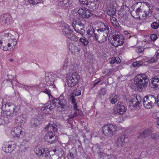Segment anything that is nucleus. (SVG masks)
<instances>
[{
	"mask_svg": "<svg viewBox=\"0 0 159 159\" xmlns=\"http://www.w3.org/2000/svg\"><path fill=\"white\" fill-rule=\"evenodd\" d=\"M126 110V108L125 106V104L123 102H119L115 105L113 109V112L115 114L122 115Z\"/></svg>",
	"mask_w": 159,
	"mask_h": 159,
	"instance_id": "1a4fd4ad",
	"label": "nucleus"
},
{
	"mask_svg": "<svg viewBox=\"0 0 159 159\" xmlns=\"http://www.w3.org/2000/svg\"><path fill=\"white\" fill-rule=\"evenodd\" d=\"M151 134V130L147 129L143 131L138 132L136 136L137 137L139 138H145L149 136Z\"/></svg>",
	"mask_w": 159,
	"mask_h": 159,
	"instance_id": "dca6fc26",
	"label": "nucleus"
},
{
	"mask_svg": "<svg viewBox=\"0 0 159 159\" xmlns=\"http://www.w3.org/2000/svg\"><path fill=\"white\" fill-rule=\"evenodd\" d=\"M110 20L113 25L114 24L115 21L117 20V19L114 17L113 16H111Z\"/></svg>",
	"mask_w": 159,
	"mask_h": 159,
	"instance_id": "3c124183",
	"label": "nucleus"
},
{
	"mask_svg": "<svg viewBox=\"0 0 159 159\" xmlns=\"http://www.w3.org/2000/svg\"><path fill=\"white\" fill-rule=\"evenodd\" d=\"M21 129V127H15L11 130V133L14 137L17 138L21 137L24 134V132Z\"/></svg>",
	"mask_w": 159,
	"mask_h": 159,
	"instance_id": "ddd939ff",
	"label": "nucleus"
},
{
	"mask_svg": "<svg viewBox=\"0 0 159 159\" xmlns=\"http://www.w3.org/2000/svg\"><path fill=\"white\" fill-rule=\"evenodd\" d=\"M29 2L32 4H37L39 2L42 0H28Z\"/></svg>",
	"mask_w": 159,
	"mask_h": 159,
	"instance_id": "49530a36",
	"label": "nucleus"
},
{
	"mask_svg": "<svg viewBox=\"0 0 159 159\" xmlns=\"http://www.w3.org/2000/svg\"><path fill=\"white\" fill-rule=\"evenodd\" d=\"M92 150L94 152H97L98 154L102 156H103V153L102 152V148L101 147V145L100 144L97 143L94 145H93L92 148Z\"/></svg>",
	"mask_w": 159,
	"mask_h": 159,
	"instance_id": "a211bd4d",
	"label": "nucleus"
},
{
	"mask_svg": "<svg viewBox=\"0 0 159 159\" xmlns=\"http://www.w3.org/2000/svg\"><path fill=\"white\" fill-rule=\"evenodd\" d=\"M157 60L155 58H154L153 57L152 59L149 61V62L152 63L153 62H155Z\"/></svg>",
	"mask_w": 159,
	"mask_h": 159,
	"instance_id": "5fc2aeb1",
	"label": "nucleus"
},
{
	"mask_svg": "<svg viewBox=\"0 0 159 159\" xmlns=\"http://www.w3.org/2000/svg\"><path fill=\"white\" fill-rule=\"evenodd\" d=\"M1 19L2 21H1V24L3 25H5L7 23V20L4 16H1Z\"/></svg>",
	"mask_w": 159,
	"mask_h": 159,
	"instance_id": "37998d69",
	"label": "nucleus"
},
{
	"mask_svg": "<svg viewBox=\"0 0 159 159\" xmlns=\"http://www.w3.org/2000/svg\"><path fill=\"white\" fill-rule=\"evenodd\" d=\"M70 99L72 103H74L75 102V99L73 95L72 94V95H71L70 98Z\"/></svg>",
	"mask_w": 159,
	"mask_h": 159,
	"instance_id": "864d4df0",
	"label": "nucleus"
},
{
	"mask_svg": "<svg viewBox=\"0 0 159 159\" xmlns=\"http://www.w3.org/2000/svg\"><path fill=\"white\" fill-rule=\"evenodd\" d=\"M60 29L62 30L63 34L68 38L71 40H74L75 36L69 25L63 22L60 26Z\"/></svg>",
	"mask_w": 159,
	"mask_h": 159,
	"instance_id": "39448f33",
	"label": "nucleus"
},
{
	"mask_svg": "<svg viewBox=\"0 0 159 159\" xmlns=\"http://www.w3.org/2000/svg\"><path fill=\"white\" fill-rule=\"evenodd\" d=\"M90 0H79V2L80 4L84 5V6H86Z\"/></svg>",
	"mask_w": 159,
	"mask_h": 159,
	"instance_id": "c03bdc74",
	"label": "nucleus"
},
{
	"mask_svg": "<svg viewBox=\"0 0 159 159\" xmlns=\"http://www.w3.org/2000/svg\"><path fill=\"white\" fill-rule=\"evenodd\" d=\"M121 39H120V38L119 39H118V40H117V41L116 42H114V43H112L111 45L112 46H116V44H117L119 43V42L120 41Z\"/></svg>",
	"mask_w": 159,
	"mask_h": 159,
	"instance_id": "e2e57ef3",
	"label": "nucleus"
},
{
	"mask_svg": "<svg viewBox=\"0 0 159 159\" xmlns=\"http://www.w3.org/2000/svg\"><path fill=\"white\" fill-rule=\"evenodd\" d=\"M2 112L0 118V125H4L9 122V120L17 115L20 107L13 103L7 102L2 107Z\"/></svg>",
	"mask_w": 159,
	"mask_h": 159,
	"instance_id": "f03ea898",
	"label": "nucleus"
},
{
	"mask_svg": "<svg viewBox=\"0 0 159 159\" xmlns=\"http://www.w3.org/2000/svg\"><path fill=\"white\" fill-rule=\"evenodd\" d=\"M16 39H12L9 43H7V46L8 47H10L12 46V48H14L16 44Z\"/></svg>",
	"mask_w": 159,
	"mask_h": 159,
	"instance_id": "c756f323",
	"label": "nucleus"
},
{
	"mask_svg": "<svg viewBox=\"0 0 159 159\" xmlns=\"http://www.w3.org/2000/svg\"><path fill=\"white\" fill-rule=\"evenodd\" d=\"M150 38L152 40L155 41L157 39V36L155 34H152L150 36Z\"/></svg>",
	"mask_w": 159,
	"mask_h": 159,
	"instance_id": "09e8293b",
	"label": "nucleus"
},
{
	"mask_svg": "<svg viewBox=\"0 0 159 159\" xmlns=\"http://www.w3.org/2000/svg\"><path fill=\"white\" fill-rule=\"evenodd\" d=\"M14 145L11 144L4 145L2 147V150L7 153H10L15 149Z\"/></svg>",
	"mask_w": 159,
	"mask_h": 159,
	"instance_id": "aec40b11",
	"label": "nucleus"
},
{
	"mask_svg": "<svg viewBox=\"0 0 159 159\" xmlns=\"http://www.w3.org/2000/svg\"><path fill=\"white\" fill-rule=\"evenodd\" d=\"M148 79V76L144 74L138 75L135 77L134 81L135 84L139 88L138 90L141 92L143 88L147 86Z\"/></svg>",
	"mask_w": 159,
	"mask_h": 159,
	"instance_id": "20e7f679",
	"label": "nucleus"
},
{
	"mask_svg": "<svg viewBox=\"0 0 159 159\" xmlns=\"http://www.w3.org/2000/svg\"><path fill=\"white\" fill-rule=\"evenodd\" d=\"M78 13L80 16L82 18H88L91 16V13L89 10L85 7L80 9Z\"/></svg>",
	"mask_w": 159,
	"mask_h": 159,
	"instance_id": "f8f14e48",
	"label": "nucleus"
},
{
	"mask_svg": "<svg viewBox=\"0 0 159 159\" xmlns=\"http://www.w3.org/2000/svg\"><path fill=\"white\" fill-rule=\"evenodd\" d=\"M49 106V103H47L44 105L43 107H41V111L45 113H47V110L48 109V106Z\"/></svg>",
	"mask_w": 159,
	"mask_h": 159,
	"instance_id": "f704fd0d",
	"label": "nucleus"
},
{
	"mask_svg": "<svg viewBox=\"0 0 159 159\" xmlns=\"http://www.w3.org/2000/svg\"><path fill=\"white\" fill-rule=\"evenodd\" d=\"M157 101L156 97L153 95H148L145 96L143 99V105L147 109L152 107L153 104Z\"/></svg>",
	"mask_w": 159,
	"mask_h": 159,
	"instance_id": "6e6552de",
	"label": "nucleus"
},
{
	"mask_svg": "<svg viewBox=\"0 0 159 159\" xmlns=\"http://www.w3.org/2000/svg\"><path fill=\"white\" fill-rule=\"evenodd\" d=\"M72 3L71 0H61L60 4L63 8H66L70 7Z\"/></svg>",
	"mask_w": 159,
	"mask_h": 159,
	"instance_id": "393cba45",
	"label": "nucleus"
},
{
	"mask_svg": "<svg viewBox=\"0 0 159 159\" xmlns=\"http://www.w3.org/2000/svg\"><path fill=\"white\" fill-rule=\"evenodd\" d=\"M144 48H142L141 47H139L136 49V52L140 53L144 50Z\"/></svg>",
	"mask_w": 159,
	"mask_h": 159,
	"instance_id": "8fccbe9b",
	"label": "nucleus"
},
{
	"mask_svg": "<svg viewBox=\"0 0 159 159\" xmlns=\"http://www.w3.org/2000/svg\"><path fill=\"white\" fill-rule=\"evenodd\" d=\"M143 64V61H138L134 62L132 64L134 67H137L141 66Z\"/></svg>",
	"mask_w": 159,
	"mask_h": 159,
	"instance_id": "4c0bfd02",
	"label": "nucleus"
},
{
	"mask_svg": "<svg viewBox=\"0 0 159 159\" xmlns=\"http://www.w3.org/2000/svg\"><path fill=\"white\" fill-rule=\"evenodd\" d=\"M81 94V91L80 90H77L75 93V95L76 96H79Z\"/></svg>",
	"mask_w": 159,
	"mask_h": 159,
	"instance_id": "13d9d810",
	"label": "nucleus"
},
{
	"mask_svg": "<svg viewBox=\"0 0 159 159\" xmlns=\"http://www.w3.org/2000/svg\"><path fill=\"white\" fill-rule=\"evenodd\" d=\"M116 59L115 57H112L110 61V63L111 64H113L116 62Z\"/></svg>",
	"mask_w": 159,
	"mask_h": 159,
	"instance_id": "6e6d98bb",
	"label": "nucleus"
},
{
	"mask_svg": "<svg viewBox=\"0 0 159 159\" xmlns=\"http://www.w3.org/2000/svg\"><path fill=\"white\" fill-rule=\"evenodd\" d=\"M104 28L105 29V33L108 34L109 29L108 26L105 24H104Z\"/></svg>",
	"mask_w": 159,
	"mask_h": 159,
	"instance_id": "de8ad7c7",
	"label": "nucleus"
},
{
	"mask_svg": "<svg viewBox=\"0 0 159 159\" xmlns=\"http://www.w3.org/2000/svg\"><path fill=\"white\" fill-rule=\"evenodd\" d=\"M99 3V0H90L86 6V7L93 11L98 9Z\"/></svg>",
	"mask_w": 159,
	"mask_h": 159,
	"instance_id": "4468645a",
	"label": "nucleus"
},
{
	"mask_svg": "<svg viewBox=\"0 0 159 159\" xmlns=\"http://www.w3.org/2000/svg\"><path fill=\"white\" fill-rule=\"evenodd\" d=\"M48 152L49 151L47 148L41 149L38 148L35 151L36 154L39 157H40L41 156H43L44 154H45V156H46V154H49Z\"/></svg>",
	"mask_w": 159,
	"mask_h": 159,
	"instance_id": "f3484780",
	"label": "nucleus"
},
{
	"mask_svg": "<svg viewBox=\"0 0 159 159\" xmlns=\"http://www.w3.org/2000/svg\"><path fill=\"white\" fill-rule=\"evenodd\" d=\"M63 68L66 70L67 84L69 86L72 87L77 84L80 79V76L77 72L78 65L75 63L69 62L68 59H66L63 64Z\"/></svg>",
	"mask_w": 159,
	"mask_h": 159,
	"instance_id": "f257e3e1",
	"label": "nucleus"
},
{
	"mask_svg": "<svg viewBox=\"0 0 159 159\" xmlns=\"http://www.w3.org/2000/svg\"><path fill=\"white\" fill-rule=\"evenodd\" d=\"M72 104H73V107L74 110L77 109V103L76 102H75L74 103H72Z\"/></svg>",
	"mask_w": 159,
	"mask_h": 159,
	"instance_id": "0e129e2a",
	"label": "nucleus"
},
{
	"mask_svg": "<svg viewBox=\"0 0 159 159\" xmlns=\"http://www.w3.org/2000/svg\"><path fill=\"white\" fill-rule=\"evenodd\" d=\"M116 7L112 5L107 8V13L110 16H114L116 14Z\"/></svg>",
	"mask_w": 159,
	"mask_h": 159,
	"instance_id": "6ab92c4d",
	"label": "nucleus"
},
{
	"mask_svg": "<svg viewBox=\"0 0 159 159\" xmlns=\"http://www.w3.org/2000/svg\"><path fill=\"white\" fill-rule=\"evenodd\" d=\"M90 29L87 30V34L90 35V37L93 36L95 34V30L93 28L90 27Z\"/></svg>",
	"mask_w": 159,
	"mask_h": 159,
	"instance_id": "c9c22d12",
	"label": "nucleus"
},
{
	"mask_svg": "<svg viewBox=\"0 0 159 159\" xmlns=\"http://www.w3.org/2000/svg\"><path fill=\"white\" fill-rule=\"evenodd\" d=\"M103 133L105 135L111 137L115 133L117 129V127L115 125L109 124L104 125L102 128Z\"/></svg>",
	"mask_w": 159,
	"mask_h": 159,
	"instance_id": "423d86ee",
	"label": "nucleus"
},
{
	"mask_svg": "<svg viewBox=\"0 0 159 159\" xmlns=\"http://www.w3.org/2000/svg\"><path fill=\"white\" fill-rule=\"evenodd\" d=\"M120 38V36L118 34H115L112 36L113 41H114V42L117 41V40H118V39H119Z\"/></svg>",
	"mask_w": 159,
	"mask_h": 159,
	"instance_id": "79ce46f5",
	"label": "nucleus"
},
{
	"mask_svg": "<svg viewBox=\"0 0 159 159\" xmlns=\"http://www.w3.org/2000/svg\"><path fill=\"white\" fill-rule=\"evenodd\" d=\"M57 139V137L56 136L52 131L48 132L44 137L45 140L50 143H55Z\"/></svg>",
	"mask_w": 159,
	"mask_h": 159,
	"instance_id": "9b49d317",
	"label": "nucleus"
},
{
	"mask_svg": "<svg viewBox=\"0 0 159 159\" xmlns=\"http://www.w3.org/2000/svg\"><path fill=\"white\" fill-rule=\"evenodd\" d=\"M46 84L48 86L53 85L54 84V81L52 78H50L49 76H46L45 78Z\"/></svg>",
	"mask_w": 159,
	"mask_h": 159,
	"instance_id": "cd10ccee",
	"label": "nucleus"
},
{
	"mask_svg": "<svg viewBox=\"0 0 159 159\" xmlns=\"http://www.w3.org/2000/svg\"><path fill=\"white\" fill-rule=\"evenodd\" d=\"M48 129V130L50 131H52L54 132H57V126L55 124H49L48 126H47L46 129Z\"/></svg>",
	"mask_w": 159,
	"mask_h": 159,
	"instance_id": "a878e982",
	"label": "nucleus"
},
{
	"mask_svg": "<svg viewBox=\"0 0 159 159\" xmlns=\"http://www.w3.org/2000/svg\"><path fill=\"white\" fill-rule=\"evenodd\" d=\"M141 7L140 6L139 7H138L136 11H134V12H135L136 14V18H139V16L140 15V13L143 11Z\"/></svg>",
	"mask_w": 159,
	"mask_h": 159,
	"instance_id": "473e14b6",
	"label": "nucleus"
},
{
	"mask_svg": "<svg viewBox=\"0 0 159 159\" xmlns=\"http://www.w3.org/2000/svg\"><path fill=\"white\" fill-rule=\"evenodd\" d=\"M151 83L156 89H159V75L155 76L151 80Z\"/></svg>",
	"mask_w": 159,
	"mask_h": 159,
	"instance_id": "4be33fe9",
	"label": "nucleus"
},
{
	"mask_svg": "<svg viewBox=\"0 0 159 159\" xmlns=\"http://www.w3.org/2000/svg\"><path fill=\"white\" fill-rule=\"evenodd\" d=\"M151 27L154 29H157L159 27V23L157 22H152L151 25Z\"/></svg>",
	"mask_w": 159,
	"mask_h": 159,
	"instance_id": "e433bc0d",
	"label": "nucleus"
},
{
	"mask_svg": "<svg viewBox=\"0 0 159 159\" xmlns=\"http://www.w3.org/2000/svg\"><path fill=\"white\" fill-rule=\"evenodd\" d=\"M111 102L112 104H115L118 101V99L117 98V97H115L113 98H112L110 99Z\"/></svg>",
	"mask_w": 159,
	"mask_h": 159,
	"instance_id": "a18cd8bd",
	"label": "nucleus"
},
{
	"mask_svg": "<svg viewBox=\"0 0 159 159\" xmlns=\"http://www.w3.org/2000/svg\"><path fill=\"white\" fill-rule=\"evenodd\" d=\"M43 92L48 94L49 96V98L50 99L52 98V96L50 92V91L49 89H45L43 91Z\"/></svg>",
	"mask_w": 159,
	"mask_h": 159,
	"instance_id": "ea45409f",
	"label": "nucleus"
},
{
	"mask_svg": "<svg viewBox=\"0 0 159 159\" xmlns=\"http://www.w3.org/2000/svg\"><path fill=\"white\" fill-rule=\"evenodd\" d=\"M21 87L23 88L24 89H25L27 91L29 90V87H28L27 86L23 85L22 84H21Z\"/></svg>",
	"mask_w": 159,
	"mask_h": 159,
	"instance_id": "680f3d73",
	"label": "nucleus"
},
{
	"mask_svg": "<svg viewBox=\"0 0 159 159\" xmlns=\"http://www.w3.org/2000/svg\"><path fill=\"white\" fill-rule=\"evenodd\" d=\"M59 157L57 155H54L53 156V158L52 159H58Z\"/></svg>",
	"mask_w": 159,
	"mask_h": 159,
	"instance_id": "774afa93",
	"label": "nucleus"
},
{
	"mask_svg": "<svg viewBox=\"0 0 159 159\" xmlns=\"http://www.w3.org/2000/svg\"><path fill=\"white\" fill-rule=\"evenodd\" d=\"M7 43L3 42V40L2 39L0 40V49H2L4 51H6L8 50V48L7 47Z\"/></svg>",
	"mask_w": 159,
	"mask_h": 159,
	"instance_id": "7c9ffc66",
	"label": "nucleus"
},
{
	"mask_svg": "<svg viewBox=\"0 0 159 159\" xmlns=\"http://www.w3.org/2000/svg\"><path fill=\"white\" fill-rule=\"evenodd\" d=\"M23 116L24 115H22L17 116L15 120V123L21 125L25 123V122L26 119Z\"/></svg>",
	"mask_w": 159,
	"mask_h": 159,
	"instance_id": "5701e85b",
	"label": "nucleus"
},
{
	"mask_svg": "<svg viewBox=\"0 0 159 159\" xmlns=\"http://www.w3.org/2000/svg\"><path fill=\"white\" fill-rule=\"evenodd\" d=\"M106 93L107 90L106 89L104 88H102L100 92L98 93V97L99 98H101L102 95H105Z\"/></svg>",
	"mask_w": 159,
	"mask_h": 159,
	"instance_id": "2f4dec72",
	"label": "nucleus"
},
{
	"mask_svg": "<svg viewBox=\"0 0 159 159\" xmlns=\"http://www.w3.org/2000/svg\"><path fill=\"white\" fill-rule=\"evenodd\" d=\"M54 107H55L54 106V105H53L52 103H51L50 106L49 105L48 109L49 110L52 111V109L54 108Z\"/></svg>",
	"mask_w": 159,
	"mask_h": 159,
	"instance_id": "052dcab7",
	"label": "nucleus"
},
{
	"mask_svg": "<svg viewBox=\"0 0 159 159\" xmlns=\"http://www.w3.org/2000/svg\"><path fill=\"white\" fill-rule=\"evenodd\" d=\"M159 56V53L158 52H156L154 56V58H156V59L157 60L158 59V57Z\"/></svg>",
	"mask_w": 159,
	"mask_h": 159,
	"instance_id": "69168bd1",
	"label": "nucleus"
},
{
	"mask_svg": "<svg viewBox=\"0 0 159 159\" xmlns=\"http://www.w3.org/2000/svg\"><path fill=\"white\" fill-rule=\"evenodd\" d=\"M79 41L82 43L84 46H87L89 43L87 39L85 38H80L79 39Z\"/></svg>",
	"mask_w": 159,
	"mask_h": 159,
	"instance_id": "72a5a7b5",
	"label": "nucleus"
},
{
	"mask_svg": "<svg viewBox=\"0 0 159 159\" xmlns=\"http://www.w3.org/2000/svg\"><path fill=\"white\" fill-rule=\"evenodd\" d=\"M156 100L157 105L159 107V94L157 96Z\"/></svg>",
	"mask_w": 159,
	"mask_h": 159,
	"instance_id": "338daca9",
	"label": "nucleus"
},
{
	"mask_svg": "<svg viewBox=\"0 0 159 159\" xmlns=\"http://www.w3.org/2000/svg\"><path fill=\"white\" fill-rule=\"evenodd\" d=\"M148 8H149V11H143L142 12H141L140 15L139 16V18H140V17L141 16L144 19L149 16L150 13V14H151L152 9V7H151L152 6H151L150 5L148 6Z\"/></svg>",
	"mask_w": 159,
	"mask_h": 159,
	"instance_id": "b1692460",
	"label": "nucleus"
},
{
	"mask_svg": "<svg viewBox=\"0 0 159 159\" xmlns=\"http://www.w3.org/2000/svg\"><path fill=\"white\" fill-rule=\"evenodd\" d=\"M67 48L69 50L73 52V50H74L75 48V45L72 43H69L68 45Z\"/></svg>",
	"mask_w": 159,
	"mask_h": 159,
	"instance_id": "58836bf2",
	"label": "nucleus"
},
{
	"mask_svg": "<svg viewBox=\"0 0 159 159\" xmlns=\"http://www.w3.org/2000/svg\"><path fill=\"white\" fill-rule=\"evenodd\" d=\"M113 25H114V26H116V27H117V28H119V27H120V25H119L118 22L117 21V20L115 21V22L114 24H113Z\"/></svg>",
	"mask_w": 159,
	"mask_h": 159,
	"instance_id": "bf43d9fd",
	"label": "nucleus"
},
{
	"mask_svg": "<svg viewBox=\"0 0 159 159\" xmlns=\"http://www.w3.org/2000/svg\"><path fill=\"white\" fill-rule=\"evenodd\" d=\"M50 100L51 103L57 108L59 111H65L67 110L69 106L64 97L61 95L58 98H54L53 97Z\"/></svg>",
	"mask_w": 159,
	"mask_h": 159,
	"instance_id": "7ed1b4c3",
	"label": "nucleus"
},
{
	"mask_svg": "<svg viewBox=\"0 0 159 159\" xmlns=\"http://www.w3.org/2000/svg\"><path fill=\"white\" fill-rule=\"evenodd\" d=\"M108 35V34H103V35H102L100 38H99L98 42L99 43H102L105 41L107 39Z\"/></svg>",
	"mask_w": 159,
	"mask_h": 159,
	"instance_id": "c85d7f7f",
	"label": "nucleus"
},
{
	"mask_svg": "<svg viewBox=\"0 0 159 159\" xmlns=\"http://www.w3.org/2000/svg\"><path fill=\"white\" fill-rule=\"evenodd\" d=\"M81 49V46L80 45L75 46L74 50H73V52L76 53L77 52H80Z\"/></svg>",
	"mask_w": 159,
	"mask_h": 159,
	"instance_id": "a19ab883",
	"label": "nucleus"
},
{
	"mask_svg": "<svg viewBox=\"0 0 159 159\" xmlns=\"http://www.w3.org/2000/svg\"><path fill=\"white\" fill-rule=\"evenodd\" d=\"M72 26L75 30L81 35L83 36L85 33L84 24L80 19H76L74 20L72 22Z\"/></svg>",
	"mask_w": 159,
	"mask_h": 159,
	"instance_id": "0eeeda50",
	"label": "nucleus"
},
{
	"mask_svg": "<svg viewBox=\"0 0 159 159\" xmlns=\"http://www.w3.org/2000/svg\"><path fill=\"white\" fill-rule=\"evenodd\" d=\"M124 43V41H123V39H121V40L119 42V43L117 44H116V47H118V46H121V45H122L123 43Z\"/></svg>",
	"mask_w": 159,
	"mask_h": 159,
	"instance_id": "603ef678",
	"label": "nucleus"
},
{
	"mask_svg": "<svg viewBox=\"0 0 159 159\" xmlns=\"http://www.w3.org/2000/svg\"><path fill=\"white\" fill-rule=\"evenodd\" d=\"M82 114V112L81 110L79 109H75L74 110V112L71 113V114L68 116L69 118L73 119L74 117L78 116H81Z\"/></svg>",
	"mask_w": 159,
	"mask_h": 159,
	"instance_id": "412c9836",
	"label": "nucleus"
},
{
	"mask_svg": "<svg viewBox=\"0 0 159 159\" xmlns=\"http://www.w3.org/2000/svg\"><path fill=\"white\" fill-rule=\"evenodd\" d=\"M43 118L42 115H39L36 117L35 118L32 119L30 122L31 126L33 128H35L38 126L40 121H43Z\"/></svg>",
	"mask_w": 159,
	"mask_h": 159,
	"instance_id": "2eb2a0df",
	"label": "nucleus"
},
{
	"mask_svg": "<svg viewBox=\"0 0 159 159\" xmlns=\"http://www.w3.org/2000/svg\"><path fill=\"white\" fill-rule=\"evenodd\" d=\"M99 36L98 34H96L95 33L94 34V35L93 36H94L95 37L96 40L98 42L99 38Z\"/></svg>",
	"mask_w": 159,
	"mask_h": 159,
	"instance_id": "4d7b16f0",
	"label": "nucleus"
},
{
	"mask_svg": "<svg viewBox=\"0 0 159 159\" xmlns=\"http://www.w3.org/2000/svg\"><path fill=\"white\" fill-rule=\"evenodd\" d=\"M124 139L125 137L123 135H121L118 138L116 142V143L118 146H122L124 144Z\"/></svg>",
	"mask_w": 159,
	"mask_h": 159,
	"instance_id": "bb28decb",
	"label": "nucleus"
},
{
	"mask_svg": "<svg viewBox=\"0 0 159 159\" xmlns=\"http://www.w3.org/2000/svg\"><path fill=\"white\" fill-rule=\"evenodd\" d=\"M131 98V99L129 102L130 105L137 108L140 107L142 99L139 95H136V96H132Z\"/></svg>",
	"mask_w": 159,
	"mask_h": 159,
	"instance_id": "9d476101",
	"label": "nucleus"
}]
</instances>
